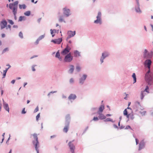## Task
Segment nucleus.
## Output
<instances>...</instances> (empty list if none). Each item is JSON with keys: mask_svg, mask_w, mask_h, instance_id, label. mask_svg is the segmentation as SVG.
Listing matches in <instances>:
<instances>
[{"mask_svg": "<svg viewBox=\"0 0 153 153\" xmlns=\"http://www.w3.org/2000/svg\"><path fill=\"white\" fill-rule=\"evenodd\" d=\"M40 117V113H39L36 116V121H38L39 120V118Z\"/></svg>", "mask_w": 153, "mask_h": 153, "instance_id": "a18cd8bd", "label": "nucleus"}, {"mask_svg": "<svg viewBox=\"0 0 153 153\" xmlns=\"http://www.w3.org/2000/svg\"><path fill=\"white\" fill-rule=\"evenodd\" d=\"M70 66L71 68L68 71V73L70 74H72L73 73L74 69V66L73 65H71Z\"/></svg>", "mask_w": 153, "mask_h": 153, "instance_id": "5701e85b", "label": "nucleus"}, {"mask_svg": "<svg viewBox=\"0 0 153 153\" xmlns=\"http://www.w3.org/2000/svg\"><path fill=\"white\" fill-rule=\"evenodd\" d=\"M11 27V26L10 25H7V26L5 27V28L6 30H8V29H10V30Z\"/></svg>", "mask_w": 153, "mask_h": 153, "instance_id": "49530a36", "label": "nucleus"}, {"mask_svg": "<svg viewBox=\"0 0 153 153\" xmlns=\"http://www.w3.org/2000/svg\"><path fill=\"white\" fill-rule=\"evenodd\" d=\"M146 112V111H144L143 112L140 111H139V113L141 114L143 116L145 115Z\"/></svg>", "mask_w": 153, "mask_h": 153, "instance_id": "864d4df0", "label": "nucleus"}, {"mask_svg": "<svg viewBox=\"0 0 153 153\" xmlns=\"http://www.w3.org/2000/svg\"><path fill=\"white\" fill-rule=\"evenodd\" d=\"M3 107L4 109L7 111L8 113L9 112L10 108L9 107L8 104L5 102L4 100L3 99Z\"/></svg>", "mask_w": 153, "mask_h": 153, "instance_id": "dca6fc26", "label": "nucleus"}, {"mask_svg": "<svg viewBox=\"0 0 153 153\" xmlns=\"http://www.w3.org/2000/svg\"><path fill=\"white\" fill-rule=\"evenodd\" d=\"M59 22H64L65 23H66V22L65 21V20H64L63 19V18H62V16H60L59 19Z\"/></svg>", "mask_w": 153, "mask_h": 153, "instance_id": "72a5a7b5", "label": "nucleus"}, {"mask_svg": "<svg viewBox=\"0 0 153 153\" xmlns=\"http://www.w3.org/2000/svg\"><path fill=\"white\" fill-rule=\"evenodd\" d=\"M99 119L98 117H94L93 118V120L91 121L92 120L94 121H97L99 120Z\"/></svg>", "mask_w": 153, "mask_h": 153, "instance_id": "e433bc0d", "label": "nucleus"}, {"mask_svg": "<svg viewBox=\"0 0 153 153\" xmlns=\"http://www.w3.org/2000/svg\"><path fill=\"white\" fill-rule=\"evenodd\" d=\"M132 77L133 79V84L135 83L137 81V77L136 74L135 73H133L132 75Z\"/></svg>", "mask_w": 153, "mask_h": 153, "instance_id": "b1692460", "label": "nucleus"}, {"mask_svg": "<svg viewBox=\"0 0 153 153\" xmlns=\"http://www.w3.org/2000/svg\"><path fill=\"white\" fill-rule=\"evenodd\" d=\"M9 137L8 138L7 140V141L6 142V144H9V140H10V134H9Z\"/></svg>", "mask_w": 153, "mask_h": 153, "instance_id": "4d7b16f0", "label": "nucleus"}, {"mask_svg": "<svg viewBox=\"0 0 153 153\" xmlns=\"http://www.w3.org/2000/svg\"><path fill=\"white\" fill-rule=\"evenodd\" d=\"M40 41L39 40L37 39L36 42H34V44L35 45H37L39 44V41Z\"/></svg>", "mask_w": 153, "mask_h": 153, "instance_id": "5fc2aeb1", "label": "nucleus"}, {"mask_svg": "<svg viewBox=\"0 0 153 153\" xmlns=\"http://www.w3.org/2000/svg\"><path fill=\"white\" fill-rule=\"evenodd\" d=\"M50 31H51V34H54V33H55L54 32V31L53 30V29H51L50 30Z\"/></svg>", "mask_w": 153, "mask_h": 153, "instance_id": "774afa93", "label": "nucleus"}, {"mask_svg": "<svg viewBox=\"0 0 153 153\" xmlns=\"http://www.w3.org/2000/svg\"><path fill=\"white\" fill-rule=\"evenodd\" d=\"M19 7L20 9H25L26 8V6L25 4H19Z\"/></svg>", "mask_w": 153, "mask_h": 153, "instance_id": "bb28decb", "label": "nucleus"}, {"mask_svg": "<svg viewBox=\"0 0 153 153\" xmlns=\"http://www.w3.org/2000/svg\"><path fill=\"white\" fill-rule=\"evenodd\" d=\"M113 127H114V128H117L118 130L119 129V127L115 124H113Z\"/></svg>", "mask_w": 153, "mask_h": 153, "instance_id": "052dcab7", "label": "nucleus"}, {"mask_svg": "<svg viewBox=\"0 0 153 153\" xmlns=\"http://www.w3.org/2000/svg\"><path fill=\"white\" fill-rule=\"evenodd\" d=\"M70 51L66 48L64 49L61 52V54L63 56H65L70 52Z\"/></svg>", "mask_w": 153, "mask_h": 153, "instance_id": "f3484780", "label": "nucleus"}, {"mask_svg": "<svg viewBox=\"0 0 153 153\" xmlns=\"http://www.w3.org/2000/svg\"><path fill=\"white\" fill-rule=\"evenodd\" d=\"M39 110L38 106H37L34 111V113H35L37 112Z\"/></svg>", "mask_w": 153, "mask_h": 153, "instance_id": "6e6d98bb", "label": "nucleus"}, {"mask_svg": "<svg viewBox=\"0 0 153 153\" xmlns=\"http://www.w3.org/2000/svg\"><path fill=\"white\" fill-rule=\"evenodd\" d=\"M56 92V91H51L50 92H49L48 94V97H49L50 95H51V94H53L54 93H55Z\"/></svg>", "mask_w": 153, "mask_h": 153, "instance_id": "09e8293b", "label": "nucleus"}, {"mask_svg": "<svg viewBox=\"0 0 153 153\" xmlns=\"http://www.w3.org/2000/svg\"><path fill=\"white\" fill-rule=\"evenodd\" d=\"M57 136L56 135H53L50 136V139H51L56 137Z\"/></svg>", "mask_w": 153, "mask_h": 153, "instance_id": "bf43d9fd", "label": "nucleus"}, {"mask_svg": "<svg viewBox=\"0 0 153 153\" xmlns=\"http://www.w3.org/2000/svg\"><path fill=\"white\" fill-rule=\"evenodd\" d=\"M70 121L71 117L70 114H68L65 116V126L63 129L64 132L65 133L68 132L69 128Z\"/></svg>", "mask_w": 153, "mask_h": 153, "instance_id": "7ed1b4c3", "label": "nucleus"}, {"mask_svg": "<svg viewBox=\"0 0 153 153\" xmlns=\"http://www.w3.org/2000/svg\"><path fill=\"white\" fill-rule=\"evenodd\" d=\"M134 105H138V106H141L140 102L137 101L135 102Z\"/></svg>", "mask_w": 153, "mask_h": 153, "instance_id": "603ef678", "label": "nucleus"}, {"mask_svg": "<svg viewBox=\"0 0 153 153\" xmlns=\"http://www.w3.org/2000/svg\"><path fill=\"white\" fill-rule=\"evenodd\" d=\"M74 140H73L71 141H69L68 144V146H69L70 151L71 153H74L75 152V146L72 143V142H73Z\"/></svg>", "mask_w": 153, "mask_h": 153, "instance_id": "1a4fd4ad", "label": "nucleus"}, {"mask_svg": "<svg viewBox=\"0 0 153 153\" xmlns=\"http://www.w3.org/2000/svg\"><path fill=\"white\" fill-rule=\"evenodd\" d=\"M55 56L56 58H58L60 56L59 50H58L57 51V52L56 53Z\"/></svg>", "mask_w": 153, "mask_h": 153, "instance_id": "c9c22d12", "label": "nucleus"}, {"mask_svg": "<svg viewBox=\"0 0 153 153\" xmlns=\"http://www.w3.org/2000/svg\"><path fill=\"white\" fill-rule=\"evenodd\" d=\"M31 14V12L30 11L28 10L25 12L24 13V14L26 16H29Z\"/></svg>", "mask_w": 153, "mask_h": 153, "instance_id": "7c9ffc66", "label": "nucleus"}, {"mask_svg": "<svg viewBox=\"0 0 153 153\" xmlns=\"http://www.w3.org/2000/svg\"><path fill=\"white\" fill-rule=\"evenodd\" d=\"M74 82V79L73 78H71L69 80V82L70 84H73Z\"/></svg>", "mask_w": 153, "mask_h": 153, "instance_id": "8fccbe9b", "label": "nucleus"}, {"mask_svg": "<svg viewBox=\"0 0 153 153\" xmlns=\"http://www.w3.org/2000/svg\"><path fill=\"white\" fill-rule=\"evenodd\" d=\"M88 75L87 74H83L79 79V84L81 85H83Z\"/></svg>", "mask_w": 153, "mask_h": 153, "instance_id": "9d476101", "label": "nucleus"}, {"mask_svg": "<svg viewBox=\"0 0 153 153\" xmlns=\"http://www.w3.org/2000/svg\"><path fill=\"white\" fill-rule=\"evenodd\" d=\"M9 51V48H4L2 51V54H3L5 53L6 51Z\"/></svg>", "mask_w": 153, "mask_h": 153, "instance_id": "a19ab883", "label": "nucleus"}, {"mask_svg": "<svg viewBox=\"0 0 153 153\" xmlns=\"http://www.w3.org/2000/svg\"><path fill=\"white\" fill-rule=\"evenodd\" d=\"M19 36L21 39L23 38V34L22 33L21 31L19 33Z\"/></svg>", "mask_w": 153, "mask_h": 153, "instance_id": "37998d69", "label": "nucleus"}, {"mask_svg": "<svg viewBox=\"0 0 153 153\" xmlns=\"http://www.w3.org/2000/svg\"><path fill=\"white\" fill-rule=\"evenodd\" d=\"M9 69V68H7L5 69V70H4L3 71V73L2 77L3 78H4L5 77L7 72Z\"/></svg>", "mask_w": 153, "mask_h": 153, "instance_id": "a878e982", "label": "nucleus"}, {"mask_svg": "<svg viewBox=\"0 0 153 153\" xmlns=\"http://www.w3.org/2000/svg\"><path fill=\"white\" fill-rule=\"evenodd\" d=\"M135 141H136V145H137L138 144H139V140L138 139L136 138H135Z\"/></svg>", "mask_w": 153, "mask_h": 153, "instance_id": "680f3d73", "label": "nucleus"}, {"mask_svg": "<svg viewBox=\"0 0 153 153\" xmlns=\"http://www.w3.org/2000/svg\"><path fill=\"white\" fill-rule=\"evenodd\" d=\"M73 57L71 55V53H69L65 55L63 59L64 62H70L73 59Z\"/></svg>", "mask_w": 153, "mask_h": 153, "instance_id": "423d86ee", "label": "nucleus"}, {"mask_svg": "<svg viewBox=\"0 0 153 153\" xmlns=\"http://www.w3.org/2000/svg\"><path fill=\"white\" fill-rule=\"evenodd\" d=\"M26 113V111H25V108H24L22 110L21 114H25Z\"/></svg>", "mask_w": 153, "mask_h": 153, "instance_id": "de8ad7c7", "label": "nucleus"}, {"mask_svg": "<svg viewBox=\"0 0 153 153\" xmlns=\"http://www.w3.org/2000/svg\"><path fill=\"white\" fill-rule=\"evenodd\" d=\"M76 33V32L75 31H73L71 30H69L67 32L68 35L71 38L74 36L75 35Z\"/></svg>", "mask_w": 153, "mask_h": 153, "instance_id": "6ab92c4d", "label": "nucleus"}, {"mask_svg": "<svg viewBox=\"0 0 153 153\" xmlns=\"http://www.w3.org/2000/svg\"><path fill=\"white\" fill-rule=\"evenodd\" d=\"M7 20L10 25H13L14 24V22L12 20L7 19Z\"/></svg>", "mask_w": 153, "mask_h": 153, "instance_id": "473e14b6", "label": "nucleus"}, {"mask_svg": "<svg viewBox=\"0 0 153 153\" xmlns=\"http://www.w3.org/2000/svg\"><path fill=\"white\" fill-rule=\"evenodd\" d=\"M105 122H111L112 123H114V121H113V120L112 119H111L110 118H107L106 119H105L104 121Z\"/></svg>", "mask_w": 153, "mask_h": 153, "instance_id": "c85d7f7f", "label": "nucleus"}, {"mask_svg": "<svg viewBox=\"0 0 153 153\" xmlns=\"http://www.w3.org/2000/svg\"><path fill=\"white\" fill-rule=\"evenodd\" d=\"M153 56V52H151L150 53L148 52V50L145 49L143 52V59H151L150 58L152 57Z\"/></svg>", "mask_w": 153, "mask_h": 153, "instance_id": "39448f33", "label": "nucleus"}, {"mask_svg": "<svg viewBox=\"0 0 153 153\" xmlns=\"http://www.w3.org/2000/svg\"><path fill=\"white\" fill-rule=\"evenodd\" d=\"M128 111L127 109H125L123 112V114L124 116L128 114Z\"/></svg>", "mask_w": 153, "mask_h": 153, "instance_id": "ea45409f", "label": "nucleus"}, {"mask_svg": "<svg viewBox=\"0 0 153 153\" xmlns=\"http://www.w3.org/2000/svg\"><path fill=\"white\" fill-rule=\"evenodd\" d=\"M45 34H44L43 35H41L40 36H39L38 39L40 41L42 39H43L45 37Z\"/></svg>", "mask_w": 153, "mask_h": 153, "instance_id": "58836bf2", "label": "nucleus"}, {"mask_svg": "<svg viewBox=\"0 0 153 153\" xmlns=\"http://www.w3.org/2000/svg\"><path fill=\"white\" fill-rule=\"evenodd\" d=\"M133 109L135 110V112H137L138 111V109L139 108V106L138 105H134L133 107Z\"/></svg>", "mask_w": 153, "mask_h": 153, "instance_id": "2f4dec72", "label": "nucleus"}, {"mask_svg": "<svg viewBox=\"0 0 153 153\" xmlns=\"http://www.w3.org/2000/svg\"><path fill=\"white\" fill-rule=\"evenodd\" d=\"M74 56L75 57H77L78 56H80V52H79L78 50H75L74 52Z\"/></svg>", "mask_w": 153, "mask_h": 153, "instance_id": "4be33fe9", "label": "nucleus"}, {"mask_svg": "<svg viewBox=\"0 0 153 153\" xmlns=\"http://www.w3.org/2000/svg\"><path fill=\"white\" fill-rule=\"evenodd\" d=\"M63 14L66 17H68L71 15L70 9L67 8L66 7H65L63 8Z\"/></svg>", "mask_w": 153, "mask_h": 153, "instance_id": "f8f14e48", "label": "nucleus"}, {"mask_svg": "<svg viewBox=\"0 0 153 153\" xmlns=\"http://www.w3.org/2000/svg\"><path fill=\"white\" fill-rule=\"evenodd\" d=\"M13 14L14 16V19L15 20H16L17 19V17L16 16L17 13H13Z\"/></svg>", "mask_w": 153, "mask_h": 153, "instance_id": "e2e57ef3", "label": "nucleus"}, {"mask_svg": "<svg viewBox=\"0 0 153 153\" xmlns=\"http://www.w3.org/2000/svg\"><path fill=\"white\" fill-rule=\"evenodd\" d=\"M54 31V32L55 33H59V30H56V29H53Z\"/></svg>", "mask_w": 153, "mask_h": 153, "instance_id": "0e129e2a", "label": "nucleus"}, {"mask_svg": "<svg viewBox=\"0 0 153 153\" xmlns=\"http://www.w3.org/2000/svg\"><path fill=\"white\" fill-rule=\"evenodd\" d=\"M146 94L144 93V92L142 91H141L140 93V99L141 100H142L143 99L144 96L146 95Z\"/></svg>", "mask_w": 153, "mask_h": 153, "instance_id": "cd10ccee", "label": "nucleus"}, {"mask_svg": "<svg viewBox=\"0 0 153 153\" xmlns=\"http://www.w3.org/2000/svg\"><path fill=\"white\" fill-rule=\"evenodd\" d=\"M62 38H59L55 39H52L51 41V42L55 44H60L62 41Z\"/></svg>", "mask_w": 153, "mask_h": 153, "instance_id": "2eb2a0df", "label": "nucleus"}, {"mask_svg": "<svg viewBox=\"0 0 153 153\" xmlns=\"http://www.w3.org/2000/svg\"><path fill=\"white\" fill-rule=\"evenodd\" d=\"M149 87L148 85H147L146 86V88L143 91L144 92H146L147 93H149Z\"/></svg>", "mask_w": 153, "mask_h": 153, "instance_id": "c756f323", "label": "nucleus"}, {"mask_svg": "<svg viewBox=\"0 0 153 153\" xmlns=\"http://www.w3.org/2000/svg\"><path fill=\"white\" fill-rule=\"evenodd\" d=\"M105 109V105L104 104L101 105L99 107L97 111V113H102Z\"/></svg>", "mask_w": 153, "mask_h": 153, "instance_id": "a211bd4d", "label": "nucleus"}, {"mask_svg": "<svg viewBox=\"0 0 153 153\" xmlns=\"http://www.w3.org/2000/svg\"><path fill=\"white\" fill-rule=\"evenodd\" d=\"M81 69V67L79 66H77L76 68V70L77 72H79Z\"/></svg>", "mask_w": 153, "mask_h": 153, "instance_id": "f704fd0d", "label": "nucleus"}, {"mask_svg": "<svg viewBox=\"0 0 153 153\" xmlns=\"http://www.w3.org/2000/svg\"><path fill=\"white\" fill-rule=\"evenodd\" d=\"M110 55L108 51H105L102 54V56L100 57V61L101 64L103 62L104 59L108 57Z\"/></svg>", "mask_w": 153, "mask_h": 153, "instance_id": "6e6552de", "label": "nucleus"}, {"mask_svg": "<svg viewBox=\"0 0 153 153\" xmlns=\"http://www.w3.org/2000/svg\"><path fill=\"white\" fill-rule=\"evenodd\" d=\"M7 24V21L4 19H3L0 22L1 29L2 30L5 28Z\"/></svg>", "mask_w": 153, "mask_h": 153, "instance_id": "9b49d317", "label": "nucleus"}, {"mask_svg": "<svg viewBox=\"0 0 153 153\" xmlns=\"http://www.w3.org/2000/svg\"><path fill=\"white\" fill-rule=\"evenodd\" d=\"M76 97V96L75 94H71L69 96L68 99L69 100H75Z\"/></svg>", "mask_w": 153, "mask_h": 153, "instance_id": "412c9836", "label": "nucleus"}, {"mask_svg": "<svg viewBox=\"0 0 153 153\" xmlns=\"http://www.w3.org/2000/svg\"><path fill=\"white\" fill-rule=\"evenodd\" d=\"M34 140L32 141V143L34 146L37 153H39V143L36 134L34 133L33 135Z\"/></svg>", "mask_w": 153, "mask_h": 153, "instance_id": "f03ea898", "label": "nucleus"}, {"mask_svg": "<svg viewBox=\"0 0 153 153\" xmlns=\"http://www.w3.org/2000/svg\"><path fill=\"white\" fill-rule=\"evenodd\" d=\"M97 114L99 115L98 117L100 120H104L106 118V116L102 113H97Z\"/></svg>", "mask_w": 153, "mask_h": 153, "instance_id": "aec40b11", "label": "nucleus"}, {"mask_svg": "<svg viewBox=\"0 0 153 153\" xmlns=\"http://www.w3.org/2000/svg\"><path fill=\"white\" fill-rule=\"evenodd\" d=\"M19 1H16L13 3H10L9 4L10 9L12 10L13 13H17Z\"/></svg>", "mask_w": 153, "mask_h": 153, "instance_id": "20e7f679", "label": "nucleus"}, {"mask_svg": "<svg viewBox=\"0 0 153 153\" xmlns=\"http://www.w3.org/2000/svg\"><path fill=\"white\" fill-rule=\"evenodd\" d=\"M102 14L100 11L98 12V14L96 17L97 19L94 21V23L96 24H99L101 25L102 24L101 19Z\"/></svg>", "mask_w": 153, "mask_h": 153, "instance_id": "0eeeda50", "label": "nucleus"}, {"mask_svg": "<svg viewBox=\"0 0 153 153\" xmlns=\"http://www.w3.org/2000/svg\"><path fill=\"white\" fill-rule=\"evenodd\" d=\"M37 65H33L32 66V70L33 71H36V69L35 68V67Z\"/></svg>", "mask_w": 153, "mask_h": 153, "instance_id": "3c124183", "label": "nucleus"}, {"mask_svg": "<svg viewBox=\"0 0 153 153\" xmlns=\"http://www.w3.org/2000/svg\"><path fill=\"white\" fill-rule=\"evenodd\" d=\"M97 109V107H93L91 108L90 110L91 112L95 111Z\"/></svg>", "mask_w": 153, "mask_h": 153, "instance_id": "4c0bfd02", "label": "nucleus"}, {"mask_svg": "<svg viewBox=\"0 0 153 153\" xmlns=\"http://www.w3.org/2000/svg\"><path fill=\"white\" fill-rule=\"evenodd\" d=\"M26 20V17L24 16H19V20H18V22H22L23 21H25Z\"/></svg>", "mask_w": 153, "mask_h": 153, "instance_id": "393cba45", "label": "nucleus"}, {"mask_svg": "<svg viewBox=\"0 0 153 153\" xmlns=\"http://www.w3.org/2000/svg\"><path fill=\"white\" fill-rule=\"evenodd\" d=\"M151 63V61L149 59L146 60L143 63L145 67L148 69V70L145 74L144 77L145 79L146 82L148 86L152 85L153 83V73L150 70V65Z\"/></svg>", "mask_w": 153, "mask_h": 153, "instance_id": "f257e3e1", "label": "nucleus"}, {"mask_svg": "<svg viewBox=\"0 0 153 153\" xmlns=\"http://www.w3.org/2000/svg\"><path fill=\"white\" fill-rule=\"evenodd\" d=\"M88 126H87L85 128V129L82 134H84V133H85L86 132V131L87 130V129H88Z\"/></svg>", "mask_w": 153, "mask_h": 153, "instance_id": "338daca9", "label": "nucleus"}, {"mask_svg": "<svg viewBox=\"0 0 153 153\" xmlns=\"http://www.w3.org/2000/svg\"><path fill=\"white\" fill-rule=\"evenodd\" d=\"M146 145V143L144 142V139L142 140L139 144L138 151H140L143 149Z\"/></svg>", "mask_w": 153, "mask_h": 153, "instance_id": "ddd939ff", "label": "nucleus"}, {"mask_svg": "<svg viewBox=\"0 0 153 153\" xmlns=\"http://www.w3.org/2000/svg\"><path fill=\"white\" fill-rule=\"evenodd\" d=\"M65 48H66L70 51H71V49L70 45L68 44H67L66 45V46Z\"/></svg>", "mask_w": 153, "mask_h": 153, "instance_id": "c03bdc74", "label": "nucleus"}, {"mask_svg": "<svg viewBox=\"0 0 153 153\" xmlns=\"http://www.w3.org/2000/svg\"><path fill=\"white\" fill-rule=\"evenodd\" d=\"M131 114H129L127 115H125V116H126L127 118L129 119L130 117V115H131Z\"/></svg>", "mask_w": 153, "mask_h": 153, "instance_id": "69168bd1", "label": "nucleus"}, {"mask_svg": "<svg viewBox=\"0 0 153 153\" xmlns=\"http://www.w3.org/2000/svg\"><path fill=\"white\" fill-rule=\"evenodd\" d=\"M125 129H130L131 130H132L133 131L132 128H131V126L130 125H127L125 128Z\"/></svg>", "mask_w": 153, "mask_h": 153, "instance_id": "79ce46f5", "label": "nucleus"}, {"mask_svg": "<svg viewBox=\"0 0 153 153\" xmlns=\"http://www.w3.org/2000/svg\"><path fill=\"white\" fill-rule=\"evenodd\" d=\"M130 118L131 119V120H133L134 118V116L133 114H132L130 115Z\"/></svg>", "mask_w": 153, "mask_h": 153, "instance_id": "13d9d810", "label": "nucleus"}, {"mask_svg": "<svg viewBox=\"0 0 153 153\" xmlns=\"http://www.w3.org/2000/svg\"><path fill=\"white\" fill-rule=\"evenodd\" d=\"M136 5L135 6V9L136 13H141L142 11L140 8V4L139 1L136 2Z\"/></svg>", "mask_w": 153, "mask_h": 153, "instance_id": "4468645a", "label": "nucleus"}]
</instances>
